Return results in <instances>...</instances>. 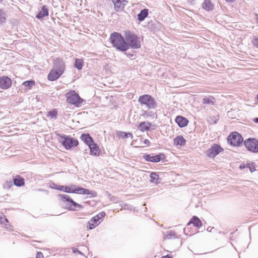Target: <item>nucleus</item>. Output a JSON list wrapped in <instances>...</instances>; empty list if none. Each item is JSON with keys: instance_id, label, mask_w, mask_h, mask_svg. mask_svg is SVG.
Listing matches in <instances>:
<instances>
[{"instance_id": "f257e3e1", "label": "nucleus", "mask_w": 258, "mask_h": 258, "mask_svg": "<svg viewBox=\"0 0 258 258\" xmlns=\"http://www.w3.org/2000/svg\"><path fill=\"white\" fill-rule=\"evenodd\" d=\"M109 40L112 46L118 50L122 52L127 50V43L120 33L115 32L112 33Z\"/></svg>"}, {"instance_id": "f03ea898", "label": "nucleus", "mask_w": 258, "mask_h": 258, "mask_svg": "<svg viewBox=\"0 0 258 258\" xmlns=\"http://www.w3.org/2000/svg\"><path fill=\"white\" fill-rule=\"evenodd\" d=\"M125 40L127 43V50L130 47L133 49H138L141 47L139 37L130 31L124 32Z\"/></svg>"}, {"instance_id": "7ed1b4c3", "label": "nucleus", "mask_w": 258, "mask_h": 258, "mask_svg": "<svg viewBox=\"0 0 258 258\" xmlns=\"http://www.w3.org/2000/svg\"><path fill=\"white\" fill-rule=\"evenodd\" d=\"M138 102L141 105H145L148 109H155L157 107V102L151 95L145 94L140 96Z\"/></svg>"}, {"instance_id": "20e7f679", "label": "nucleus", "mask_w": 258, "mask_h": 258, "mask_svg": "<svg viewBox=\"0 0 258 258\" xmlns=\"http://www.w3.org/2000/svg\"><path fill=\"white\" fill-rule=\"evenodd\" d=\"M66 96L67 102L76 107L81 106L84 101V100L74 90L67 92Z\"/></svg>"}, {"instance_id": "39448f33", "label": "nucleus", "mask_w": 258, "mask_h": 258, "mask_svg": "<svg viewBox=\"0 0 258 258\" xmlns=\"http://www.w3.org/2000/svg\"><path fill=\"white\" fill-rule=\"evenodd\" d=\"M59 142L61 143L67 150L76 147L78 145V141L70 136L64 135H59Z\"/></svg>"}, {"instance_id": "423d86ee", "label": "nucleus", "mask_w": 258, "mask_h": 258, "mask_svg": "<svg viewBox=\"0 0 258 258\" xmlns=\"http://www.w3.org/2000/svg\"><path fill=\"white\" fill-rule=\"evenodd\" d=\"M59 196L65 202V206L70 210L75 211L77 208H82L83 206L74 201L69 196L67 195H59Z\"/></svg>"}, {"instance_id": "0eeeda50", "label": "nucleus", "mask_w": 258, "mask_h": 258, "mask_svg": "<svg viewBox=\"0 0 258 258\" xmlns=\"http://www.w3.org/2000/svg\"><path fill=\"white\" fill-rule=\"evenodd\" d=\"M227 140L231 145L238 146L242 143L243 138L238 133L233 132L228 137Z\"/></svg>"}, {"instance_id": "6e6552de", "label": "nucleus", "mask_w": 258, "mask_h": 258, "mask_svg": "<svg viewBox=\"0 0 258 258\" xmlns=\"http://www.w3.org/2000/svg\"><path fill=\"white\" fill-rule=\"evenodd\" d=\"M245 147L248 151L253 153H258V140L249 138L244 142Z\"/></svg>"}, {"instance_id": "1a4fd4ad", "label": "nucleus", "mask_w": 258, "mask_h": 258, "mask_svg": "<svg viewBox=\"0 0 258 258\" xmlns=\"http://www.w3.org/2000/svg\"><path fill=\"white\" fill-rule=\"evenodd\" d=\"M223 151L222 148L218 144H214L213 146L209 149L206 152V155L210 158H214L216 155Z\"/></svg>"}, {"instance_id": "9d476101", "label": "nucleus", "mask_w": 258, "mask_h": 258, "mask_svg": "<svg viewBox=\"0 0 258 258\" xmlns=\"http://www.w3.org/2000/svg\"><path fill=\"white\" fill-rule=\"evenodd\" d=\"M143 158L146 161L157 163L160 162L161 160L164 159L165 156L163 153H160L159 154L155 156L146 154L143 156Z\"/></svg>"}, {"instance_id": "9b49d317", "label": "nucleus", "mask_w": 258, "mask_h": 258, "mask_svg": "<svg viewBox=\"0 0 258 258\" xmlns=\"http://www.w3.org/2000/svg\"><path fill=\"white\" fill-rule=\"evenodd\" d=\"M53 69L62 74L65 70V63L62 59L57 58L54 60Z\"/></svg>"}, {"instance_id": "f8f14e48", "label": "nucleus", "mask_w": 258, "mask_h": 258, "mask_svg": "<svg viewBox=\"0 0 258 258\" xmlns=\"http://www.w3.org/2000/svg\"><path fill=\"white\" fill-rule=\"evenodd\" d=\"M12 85L11 79L7 76L0 77V88L7 89Z\"/></svg>"}, {"instance_id": "ddd939ff", "label": "nucleus", "mask_w": 258, "mask_h": 258, "mask_svg": "<svg viewBox=\"0 0 258 258\" xmlns=\"http://www.w3.org/2000/svg\"><path fill=\"white\" fill-rule=\"evenodd\" d=\"M99 223L98 216H94L88 222L87 227L91 230L97 226Z\"/></svg>"}, {"instance_id": "4468645a", "label": "nucleus", "mask_w": 258, "mask_h": 258, "mask_svg": "<svg viewBox=\"0 0 258 258\" xmlns=\"http://www.w3.org/2000/svg\"><path fill=\"white\" fill-rule=\"evenodd\" d=\"M61 75V73L52 69L48 74L47 78L49 81H54L58 79Z\"/></svg>"}, {"instance_id": "2eb2a0df", "label": "nucleus", "mask_w": 258, "mask_h": 258, "mask_svg": "<svg viewBox=\"0 0 258 258\" xmlns=\"http://www.w3.org/2000/svg\"><path fill=\"white\" fill-rule=\"evenodd\" d=\"M90 154L93 156H97L99 155L100 151L98 146L94 142L89 145Z\"/></svg>"}, {"instance_id": "dca6fc26", "label": "nucleus", "mask_w": 258, "mask_h": 258, "mask_svg": "<svg viewBox=\"0 0 258 258\" xmlns=\"http://www.w3.org/2000/svg\"><path fill=\"white\" fill-rule=\"evenodd\" d=\"M175 121L180 127H183L186 126L188 123L187 119L184 117L179 115L176 117Z\"/></svg>"}, {"instance_id": "f3484780", "label": "nucleus", "mask_w": 258, "mask_h": 258, "mask_svg": "<svg viewBox=\"0 0 258 258\" xmlns=\"http://www.w3.org/2000/svg\"><path fill=\"white\" fill-rule=\"evenodd\" d=\"M0 224H4L5 228L8 230H13L12 226L9 224V221L8 219L6 218L5 216L3 213L0 214Z\"/></svg>"}, {"instance_id": "a211bd4d", "label": "nucleus", "mask_w": 258, "mask_h": 258, "mask_svg": "<svg viewBox=\"0 0 258 258\" xmlns=\"http://www.w3.org/2000/svg\"><path fill=\"white\" fill-rule=\"evenodd\" d=\"M48 15V8L47 6L44 5L42 7L39 13L36 15V18L38 19H41Z\"/></svg>"}, {"instance_id": "6ab92c4d", "label": "nucleus", "mask_w": 258, "mask_h": 258, "mask_svg": "<svg viewBox=\"0 0 258 258\" xmlns=\"http://www.w3.org/2000/svg\"><path fill=\"white\" fill-rule=\"evenodd\" d=\"M80 139L88 146L94 142L92 138L89 134H82L80 137Z\"/></svg>"}, {"instance_id": "aec40b11", "label": "nucleus", "mask_w": 258, "mask_h": 258, "mask_svg": "<svg viewBox=\"0 0 258 258\" xmlns=\"http://www.w3.org/2000/svg\"><path fill=\"white\" fill-rule=\"evenodd\" d=\"M190 224H192L195 227L198 228H200L202 226L201 221L196 216H193L190 221L188 223V225H190Z\"/></svg>"}, {"instance_id": "412c9836", "label": "nucleus", "mask_w": 258, "mask_h": 258, "mask_svg": "<svg viewBox=\"0 0 258 258\" xmlns=\"http://www.w3.org/2000/svg\"><path fill=\"white\" fill-rule=\"evenodd\" d=\"M186 140L181 136H178L174 139V144L176 146H182L185 145Z\"/></svg>"}, {"instance_id": "4be33fe9", "label": "nucleus", "mask_w": 258, "mask_h": 258, "mask_svg": "<svg viewBox=\"0 0 258 258\" xmlns=\"http://www.w3.org/2000/svg\"><path fill=\"white\" fill-rule=\"evenodd\" d=\"M148 16V10L144 9L141 11L140 13L138 15V20L139 21H143Z\"/></svg>"}, {"instance_id": "5701e85b", "label": "nucleus", "mask_w": 258, "mask_h": 258, "mask_svg": "<svg viewBox=\"0 0 258 258\" xmlns=\"http://www.w3.org/2000/svg\"><path fill=\"white\" fill-rule=\"evenodd\" d=\"M202 5L203 8L207 11L213 10L214 7L210 0H205Z\"/></svg>"}, {"instance_id": "b1692460", "label": "nucleus", "mask_w": 258, "mask_h": 258, "mask_svg": "<svg viewBox=\"0 0 258 258\" xmlns=\"http://www.w3.org/2000/svg\"><path fill=\"white\" fill-rule=\"evenodd\" d=\"M114 4V9L116 12H120L123 9L122 2L120 0H112Z\"/></svg>"}, {"instance_id": "393cba45", "label": "nucleus", "mask_w": 258, "mask_h": 258, "mask_svg": "<svg viewBox=\"0 0 258 258\" xmlns=\"http://www.w3.org/2000/svg\"><path fill=\"white\" fill-rule=\"evenodd\" d=\"M13 180L14 184L17 186H21L25 183L24 178L21 177L19 175L17 176L15 178H14Z\"/></svg>"}, {"instance_id": "a878e982", "label": "nucleus", "mask_w": 258, "mask_h": 258, "mask_svg": "<svg viewBox=\"0 0 258 258\" xmlns=\"http://www.w3.org/2000/svg\"><path fill=\"white\" fill-rule=\"evenodd\" d=\"M151 123L149 122H142L139 126V130L142 132L147 131L150 130Z\"/></svg>"}, {"instance_id": "bb28decb", "label": "nucleus", "mask_w": 258, "mask_h": 258, "mask_svg": "<svg viewBox=\"0 0 258 258\" xmlns=\"http://www.w3.org/2000/svg\"><path fill=\"white\" fill-rule=\"evenodd\" d=\"M215 102V98L212 96L205 97L203 100V103L204 104H209L213 105Z\"/></svg>"}, {"instance_id": "cd10ccee", "label": "nucleus", "mask_w": 258, "mask_h": 258, "mask_svg": "<svg viewBox=\"0 0 258 258\" xmlns=\"http://www.w3.org/2000/svg\"><path fill=\"white\" fill-rule=\"evenodd\" d=\"M76 190V185L71 186H64L63 191L67 193H75Z\"/></svg>"}, {"instance_id": "c85d7f7f", "label": "nucleus", "mask_w": 258, "mask_h": 258, "mask_svg": "<svg viewBox=\"0 0 258 258\" xmlns=\"http://www.w3.org/2000/svg\"><path fill=\"white\" fill-rule=\"evenodd\" d=\"M117 135L122 138V139H125V138H127L129 137H131L132 138H133V134L132 133H126L125 132H122V131H119L118 133H117Z\"/></svg>"}, {"instance_id": "c756f323", "label": "nucleus", "mask_w": 258, "mask_h": 258, "mask_svg": "<svg viewBox=\"0 0 258 258\" xmlns=\"http://www.w3.org/2000/svg\"><path fill=\"white\" fill-rule=\"evenodd\" d=\"M151 182L157 183V180L159 179V175L156 172H152L150 175Z\"/></svg>"}, {"instance_id": "7c9ffc66", "label": "nucleus", "mask_w": 258, "mask_h": 258, "mask_svg": "<svg viewBox=\"0 0 258 258\" xmlns=\"http://www.w3.org/2000/svg\"><path fill=\"white\" fill-rule=\"evenodd\" d=\"M75 193L85 195L86 194L89 193V189L87 188L79 187L76 185V190Z\"/></svg>"}, {"instance_id": "2f4dec72", "label": "nucleus", "mask_w": 258, "mask_h": 258, "mask_svg": "<svg viewBox=\"0 0 258 258\" xmlns=\"http://www.w3.org/2000/svg\"><path fill=\"white\" fill-rule=\"evenodd\" d=\"M83 61L82 59H76L74 66L78 70H80L83 68Z\"/></svg>"}, {"instance_id": "473e14b6", "label": "nucleus", "mask_w": 258, "mask_h": 258, "mask_svg": "<svg viewBox=\"0 0 258 258\" xmlns=\"http://www.w3.org/2000/svg\"><path fill=\"white\" fill-rule=\"evenodd\" d=\"M6 14L4 11L0 9V25H3L6 20Z\"/></svg>"}, {"instance_id": "72a5a7b5", "label": "nucleus", "mask_w": 258, "mask_h": 258, "mask_svg": "<svg viewBox=\"0 0 258 258\" xmlns=\"http://www.w3.org/2000/svg\"><path fill=\"white\" fill-rule=\"evenodd\" d=\"M34 81H26L23 82V85L28 89H31L34 85Z\"/></svg>"}, {"instance_id": "f704fd0d", "label": "nucleus", "mask_w": 258, "mask_h": 258, "mask_svg": "<svg viewBox=\"0 0 258 258\" xmlns=\"http://www.w3.org/2000/svg\"><path fill=\"white\" fill-rule=\"evenodd\" d=\"M246 168H248L251 172H253L255 170V165L251 162L245 164Z\"/></svg>"}, {"instance_id": "c9c22d12", "label": "nucleus", "mask_w": 258, "mask_h": 258, "mask_svg": "<svg viewBox=\"0 0 258 258\" xmlns=\"http://www.w3.org/2000/svg\"><path fill=\"white\" fill-rule=\"evenodd\" d=\"M176 237V233L174 231H170L167 232V235H166V238L167 239H172L175 238Z\"/></svg>"}, {"instance_id": "e433bc0d", "label": "nucleus", "mask_w": 258, "mask_h": 258, "mask_svg": "<svg viewBox=\"0 0 258 258\" xmlns=\"http://www.w3.org/2000/svg\"><path fill=\"white\" fill-rule=\"evenodd\" d=\"M57 114V111L55 110H53L48 112L47 116H50L51 118H56Z\"/></svg>"}, {"instance_id": "4c0bfd02", "label": "nucleus", "mask_w": 258, "mask_h": 258, "mask_svg": "<svg viewBox=\"0 0 258 258\" xmlns=\"http://www.w3.org/2000/svg\"><path fill=\"white\" fill-rule=\"evenodd\" d=\"M85 195H87L89 198L96 197L97 195V193L94 190H90L89 189V193L86 194Z\"/></svg>"}, {"instance_id": "58836bf2", "label": "nucleus", "mask_w": 258, "mask_h": 258, "mask_svg": "<svg viewBox=\"0 0 258 258\" xmlns=\"http://www.w3.org/2000/svg\"><path fill=\"white\" fill-rule=\"evenodd\" d=\"M252 43L255 47L258 48V36H254L253 37Z\"/></svg>"}, {"instance_id": "ea45409f", "label": "nucleus", "mask_w": 258, "mask_h": 258, "mask_svg": "<svg viewBox=\"0 0 258 258\" xmlns=\"http://www.w3.org/2000/svg\"><path fill=\"white\" fill-rule=\"evenodd\" d=\"M122 208L124 210H129L131 211L133 210V207L127 204H123L122 206Z\"/></svg>"}, {"instance_id": "a19ab883", "label": "nucleus", "mask_w": 258, "mask_h": 258, "mask_svg": "<svg viewBox=\"0 0 258 258\" xmlns=\"http://www.w3.org/2000/svg\"><path fill=\"white\" fill-rule=\"evenodd\" d=\"M54 185H55V187H54L55 189H57L58 190H61V191L63 190L64 186L59 185H56V184H54Z\"/></svg>"}, {"instance_id": "79ce46f5", "label": "nucleus", "mask_w": 258, "mask_h": 258, "mask_svg": "<svg viewBox=\"0 0 258 258\" xmlns=\"http://www.w3.org/2000/svg\"><path fill=\"white\" fill-rule=\"evenodd\" d=\"M105 216V213L104 212H100L99 214L96 216H98L99 220Z\"/></svg>"}, {"instance_id": "37998d69", "label": "nucleus", "mask_w": 258, "mask_h": 258, "mask_svg": "<svg viewBox=\"0 0 258 258\" xmlns=\"http://www.w3.org/2000/svg\"><path fill=\"white\" fill-rule=\"evenodd\" d=\"M72 250H73V252L74 253H79L80 254H81V255H83V253L81 251H79L77 248H75V247H73L72 248Z\"/></svg>"}, {"instance_id": "c03bdc74", "label": "nucleus", "mask_w": 258, "mask_h": 258, "mask_svg": "<svg viewBox=\"0 0 258 258\" xmlns=\"http://www.w3.org/2000/svg\"><path fill=\"white\" fill-rule=\"evenodd\" d=\"M36 258H43L42 253L40 251L38 252L36 254Z\"/></svg>"}, {"instance_id": "a18cd8bd", "label": "nucleus", "mask_w": 258, "mask_h": 258, "mask_svg": "<svg viewBox=\"0 0 258 258\" xmlns=\"http://www.w3.org/2000/svg\"><path fill=\"white\" fill-rule=\"evenodd\" d=\"M144 144L145 145H149L150 144V141L147 140V139H145L144 141Z\"/></svg>"}, {"instance_id": "49530a36", "label": "nucleus", "mask_w": 258, "mask_h": 258, "mask_svg": "<svg viewBox=\"0 0 258 258\" xmlns=\"http://www.w3.org/2000/svg\"><path fill=\"white\" fill-rule=\"evenodd\" d=\"M239 168L240 169H244L245 168H246V167L245 166V164H242L240 165Z\"/></svg>"}, {"instance_id": "de8ad7c7", "label": "nucleus", "mask_w": 258, "mask_h": 258, "mask_svg": "<svg viewBox=\"0 0 258 258\" xmlns=\"http://www.w3.org/2000/svg\"><path fill=\"white\" fill-rule=\"evenodd\" d=\"M255 19L256 21V23L258 24V14H255Z\"/></svg>"}, {"instance_id": "09e8293b", "label": "nucleus", "mask_w": 258, "mask_h": 258, "mask_svg": "<svg viewBox=\"0 0 258 258\" xmlns=\"http://www.w3.org/2000/svg\"><path fill=\"white\" fill-rule=\"evenodd\" d=\"M214 229V227H208L207 228V231H209V232H212V230Z\"/></svg>"}, {"instance_id": "8fccbe9b", "label": "nucleus", "mask_w": 258, "mask_h": 258, "mask_svg": "<svg viewBox=\"0 0 258 258\" xmlns=\"http://www.w3.org/2000/svg\"><path fill=\"white\" fill-rule=\"evenodd\" d=\"M253 121L255 122V123H258V117H256V118H254L253 119Z\"/></svg>"}, {"instance_id": "3c124183", "label": "nucleus", "mask_w": 258, "mask_h": 258, "mask_svg": "<svg viewBox=\"0 0 258 258\" xmlns=\"http://www.w3.org/2000/svg\"><path fill=\"white\" fill-rule=\"evenodd\" d=\"M161 258H172V257L171 256H169V255H166V256H162Z\"/></svg>"}, {"instance_id": "603ef678", "label": "nucleus", "mask_w": 258, "mask_h": 258, "mask_svg": "<svg viewBox=\"0 0 258 258\" xmlns=\"http://www.w3.org/2000/svg\"><path fill=\"white\" fill-rule=\"evenodd\" d=\"M226 2H233L234 1H235V0H225Z\"/></svg>"}, {"instance_id": "864d4df0", "label": "nucleus", "mask_w": 258, "mask_h": 258, "mask_svg": "<svg viewBox=\"0 0 258 258\" xmlns=\"http://www.w3.org/2000/svg\"><path fill=\"white\" fill-rule=\"evenodd\" d=\"M8 183V184H10V185H12V182H11V181H10V182H9V183Z\"/></svg>"}, {"instance_id": "5fc2aeb1", "label": "nucleus", "mask_w": 258, "mask_h": 258, "mask_svg": "<svg viewBox=\"0 0 258 258\" xmlns=\"http://www.w3.org/2000/svg\"><path fill=\"white\" fill-rule=\"evenodd\" d=\"M214 123H217V121L216 120H215L214 122H213Z\"/></svg>"}]
</instances>
